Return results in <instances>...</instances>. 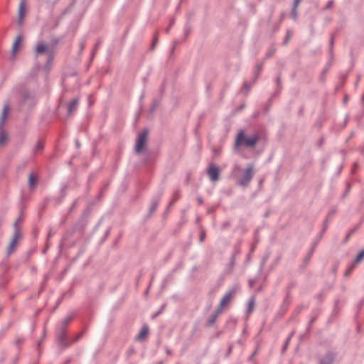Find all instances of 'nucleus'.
I'll list each match as a JSON object with an SVG mask.
<instances>
[{
    "label": "nucleus",
    "mask_w": 364,
    "mask_h": 364,
    "mask_svg": "<svg viewBox=\"0 0 364 364\" xmlns=\"http://www.w3.org/2000/svg\"><path fill=\"white\" fill-rule=\"evenodd\" d=\"M261 139V134L259 132H254L249 134L245 129L238 130L234 142V149L238 151L240 148L253 149L256 147L257 143Z\"/></svg>",
    "instance_id": "1"
},
{
    "label": "nucleus",
    "mask_w": 364,
    "mask_h": 364,
    "mask_svg": "<svg viewBox=\"0 0 364 364\" xmlns=\"http://www.w3.org/2000/svg\"><path fill=\"white\" fill-rule=\"evenodd\" d=\"M36 66L40 67L45 63V70L48 71L53 60V53L47 44L38 43L35 48Z\"/></svg>",
    "instance_id": "2"
},
{
    "label": "nucleus",
    "mask_w": 364,
    "mask_h": 364,
    "mask_svg": "<svg viewBox=\"0 0 364 364\" xmlns=\"http://www.w3.org/2000/svg\"><path fill=\"white\" fill-rule=\"evenodd\" d=\"M253 176L254 166L252 164H249L244 169L242 174L237 178L236 184L241 187L246 188L249 186Z\"/></svg>",
    "instance_id": "3"
},
{
    "label": "nucleus",
    "mask_w": 364,
    "mask_h": 364,
    "mask_svg": "<svg viewBox=\"0 0 364 364\" xmlns=\"http://www.w3.org/2000/svg\"><path fill=\"white\" fill-rule=\"evenodd\" d=\"M10 109V106L9 102H6L4 105V108L1 112V116L0 117V146H4L8 139V134L6 131L4 129V124L6 122V118L8 115L9 111Z\"/></svg>",
    "instance_id": "4"
},
{
    "label": "nucleus",
    "mask_w": 364,
    "mask_h": 364,
    "mask_svg": "<svg viewBox=\"0 0 364 364\" xmlns=\"http://www.w3.org/2000/svg\"><path fill=\"white\" fill-rule=\"evenodd\" d=\"M36 97L33 92L25 90L20 99V105L23 107L31 108L36 105Z\"/></svg>",
    "instance_id": "5"
},
{
    "label": "nucleus",
    "mask_w": 364,
    "mask_h": 364,
    "mask_svg": "<svg viewBox=\"0 0 364 364\" xmlns=\"http://www.w3.org/2000/svg\"><path fill=\"white\" fill-rule=\"evenodd\" d=\"M148 133L149 131L147 129H144L138 134L135 145L136 153L139 154L145 147L148 138Z\"/></svg>",
    "instance_id": "6"
},
{
    "label": "nucleus",
    "mask_w": 364,
    "mask_h": 364,
    "mask_svg": "<svg viewBox=\"0 0 364 364\" xmlns=\"http://www.w3.org/2000/svg\"><path fill=\"white\" fill-rule=\"evenodd\" d=\"M336 356L337 353L336 351L328 350L319 358L318 364H333Z\"/></svg>",
    "instance_id": "7"
},
{
    "label": "nucleus",
    "mask_w": 364,
    "mask_h": 364,
    "mask_svg": "<svg viewBox=\"0 0 364 364\" xmlns=\"http://www.w3.org/2000/svg\"><path fill=\"white\" fill-rule=\"evenodd\" d=\"M56 337L58 344L62 348H66L68 346V341L65 335V330L64 327L56 328Z\"/></svg>",
    "instance_id": "8"
},
{
    "label": "nucleus",
    "mask_w": 364,
    "mask_h": 364,
    "mask_svg": "<svg viewBox=\"0 0 364 364\" xmlns=\"http://www.w3.org/2000/svg\"><path fill=\"white\" fill-rule=\"evenodd\" d=\"M240 253V247L239 245H235L234 247V250H233V252L232 254V256L230 257V262L229 264L227 265L226 268H225V272L227 273H230L232 269H233V267L235 264V261H236V257L237 255H239Z\"/></svg>",
    "instance_id": "9"
},
{
    "label": "nucleus",
    "mask_w": 364,
    "mask_h": 364,
    "mask_svg": "<svg viewBox=\"0 0 364 364\" xmlns=\"http://www.w3.org/2000/svg\"><path fill=\"white\" fill-rule=\"evenodd\" d=\"M208 175L209 176L211 181H217L220 178V170L218 167L214 164H210L208 171Z\"/></svg>",
    "instance_id": "10"
},
{
    "label": "nucleus",
    "mask_w": 364,
    "mask_h": 364,
    "mask_svg": "<svg viewBox=\"0 0 364 364\" xmlns=\"http://www.w3.org/2000/svg\"><path fill=\"white\" fill-rule=\"evenodd\" d=\"M235 292H236L235 288H232V289H229L225 294V295L220 300V306L225 307L226 305H228L230 302L232 296L235 294Z\"/></svg>",
    "instance_id": "11"
},
{
    "label": "nucleus",
    "mask_w": 364,
    "mask_h": 364,
    "mask_svg": "<svg viewBox=\"0 0 364 364\" xmlns=\"http://www.w3.org/2000/svg\"><path fill=\"white\" fill-rule=\"evenodd\" d=\"M19 237H20V232L18 230H16L13 235V237L9 243L8 249H7L8 255H11L13 252L15 247H16L17 242H18V240Z\"/></svg>",
    "instance_id": "12"
},
{
    "label": "nucleus",
    "mask_w": 364,
    "mask_h": 364,
    "mask_svg": "<svg viewBox=\"0 0 364 364\" xmlns=\"http://www.w3.org/2000/svg\"><path fill=\"white\" fill-rule=\"evenodd\" d=\"M364 257V250H361L358 255L356 256L355 259H354L353 262L351 264V265L348 267V269L346 272L345 275L348 276L350 274V272L355 267L358 263H359L362 259Z\"/></svg>",
    "instance_id": "13"
},
{
    "label": "nucleus",
    "mask_w": 364,
    "mask_h": 364,
    "mask_svg": "<svg viewBox=\"0 0 364 364\" xmlns=\"http://www.w3.org/2000/svg\"><path fill=\"white\" fill-rule=\"evenodd\" d=\"M79 103V98L75 97L73 99L68 105V116H72L73 113L77 110Z\"/></svg>",
    "instance_id": "14"
},
{
    "label": "nucleus",
    "mask_w": 364,
    "mask_h": 364,
    "mask_svg": "<svg viewBox=\"0 0 364 364\" xmlns=\"http://www.w3.org/2000/svg\"><path fill=\"white\" fill-rule=\"evenodd\" d=\"M25 6H26V2L25 0H21L19 6H18V23L19 24L22 23L23 18L25 14Z\"/></svg>",
    "instance_id": "15"
},
{
    "label": "nucleus",
    "mask_w": 364,
    "mask_h": 364,
    "mask_svg": "<svg viewBox=\"0 0 364 364\" xmlns=\"http://www.w3.org/2000/svg\"><path fill=\"white\" fill-rule=\"evenodd\" d=\"M161 195H162V193L161 192L160 193H159L156 196H155L152 199L151 203V207L149 209L150 214L154 213L156 210V209L157 208Z\"/></svg>",
    "instance_id": "16"
},
{
    "label": "nucleus",
    "mask_w": 364,
    "mask_h": 364,
    "mask_svg": "<svg viewBox=\"0 0 364 364\" xmlns=\"http://www.w3.org/2000/svg\"><path fill=\"white\" fill-rule=\"evenodd\" d=\"M28 186L30 189H33L38 183V176L34 173H31L28 176Z\"/></svg>",
    "instance_id": "17"
},
{
    "label": "nucleus",
    "mask_w": 364,
    "mask_h": 364,
    "mask_svg": "<svg viewBox=\"0 0 364 364\" xmlns=\"http://www.w3.org/2000/svg\"><path fill=\"white\" fill-rule=\"evenodd\" d=\"M21 42V36H18L15 41L13 43L12 46V50H11V58H14L15 55L18 49L19 45Z\"/></svg>",
    "instance_id": "18"
},
{
    "label": "nucleus",
    "mask_w": 364,
    "mask_h": 364,
    "mask_svg": "<svg viewBox=\"0 0 364 364\" xmlns=\"http://www.w3.org/2000/svg\"><path fill=\"white\" fill-rule=\"evenodd\" d=\"M149 333V327L146 325H144L141 328L139 334L137 335L136 339L139 341H141L146 337Z\"/></svg>",
    "instance_id": "19"
},
{
    "label": "nucleus",
    "mask_w": 364,
    "mask_h": 364,
    "mask_svg": "<svg viewBox=\"0 0 364 364\" xmlns=\"http://www.w3.org/2000/svg\"><path fill=\"white\" fill-rule=\"evenodd\" d=\"M73 319V316L72 315H70V316H66L61 322L58 325V326L57 328H62L63 326L64 327V329L65 330L67 326L70 323V322L72 321Z\"/></svg>",
    "instance_id": "20"
},
{
    "label": "nucleus",
    "mask_w": 364,
    "mask_h": 364,
    "mask_svg": "<svg viewBox=\"0 0 364 364\" xmlns=\"http://www.w3.org/2000/svg\"><path fill=\"white\" fill-rule=\"evenodd\" d=\"M178 198H179V191L176 190L174 192L172 199L171 200V201L167 207V210H168Z\"/></svg>",
    "instance_id": "21"
},
{
    "label": "nucleus",
    "mask_w": 364,
    "mask_h": 364,
    "mask_svg": "<svg viewBox=\"0 0 364 364\" xmlns=\"http://www.w3.org/2000/svg\"><path fill=\"white\" fill-rule=\"evenodd\" d=\"M255 306V298L252 297L248 301L247 312L248 314H251L253 311Z\"/></svg>",
    "instance_id": "22"
},
{
    "label": "nucleus",
    "mask_w": 364,
    "mask_h": 364,
    "mask_svg": "<svg viewBox=\"0 0 364 364\" xmlns=\"http://www.w3.org/2000/svg\"><path fill=\"white\" fill-rule=\"evenodd\" d=\"M217 318H218V316L216 315H215L214 314H212L210 316V317H209V318H208V320L207 321L206 326L208 327L213 326V324L215 323V321L217 320Z\"/></svg>",
    "instance_id": "23"
},
{
    "label": "nucleus",
    "mask_w": 364,
    "mask_h": 364,
    "mask_svg": "<svg viewBox=\"0 0 364 364\" xmlns=\"http://www.w3.org/2000/svg\"><path fill=\"white\" fill-rule=\"evenodd\" d=\"M262 66H263L262 63H258L256 65L255 70V80H256L257 78L259 77V75L262 70Z\"/></svg>",
    "instance_id": "24"
},
{
    "label": "nucleus",
    "mask_w": 364,
    "mask_h": 364,
    "mask_svg": "<svg viewBox=\"0 0 364 364\" xmlns=\"http://www.w3.org/2000/svg\"><path fill=\"white\" fill-rule=\"evenodd\" d=\"M44 145L41 141H37L36 144L33 147V151L38 153L43 149Z\"/></svg>",
    "instance_id": "25"
},
{
    "label": "nucleus",
    "mask_w": 364,
    "mask_h": 364,
    "mask_svg": "<svg viewBox=\"0 0 364 364\" xmlns=\"http://www.w3.org/2000/svg\"><path fill=\"white\" fill-rule=\"evenodd\" d=\"M358 228V226H357V227H355V228L352 229V230H350V232L346 235V237H345V238H344V241H343L345 243H346V242L348 241V240H349V238L350 237V236H351L352 235H353V234L356 232V230H357Z\"/></svg>",
    "instance_id": "26"
},
{
    "label": "nucleus",
    "mask_w": 364,
    "mask_h": 364,
    "mask_svg": "<svg viewBox=\"0 0 364 364\" xmlns=\"http://www.w3.org/2000/svg\"><path fill=\"white\" fill-rule=\"evenodd\" d=\"M297 7H298V6H295V4L293 3L291 15L292 18L294 20L296 18V16H297Z\"/></svg>",
    "instance_id": "27"
},
{
    "label": "nucleus",
    "mask_w": 364,
    "mask_h": 364,
    "mask_svg": "<svg viewBox=\"0 0 364 364\" xmlns=\"http://www.w3.org/2000/svg\"><path fill=\"white\" fill-rule=\"evenodd\" d=\"M165 308H166V304L162 305L161 309L152 315L151 318H153V319L156 318L159 315H160L164 311Z\"/></svg>",
    "instance_id": "28"
},
{
    "label": "nucleus",
    "mask_w": 364,
    "mask_h": 364,
    "mask_svg": "<svg viewBox=\"0 0 364 364\" xmlns=\"http://www.w3.org/2000/svg\"><path fill=\"white\" fill-rule=\"evenodd\" d=\"M275 51H276L275 48H274L273 46L269 48V50L266 53V58H269V57L272 56L274 54Z\"/></svg>",
    "instance_id": "29"
},
{
    "label": "nucleus",
    "mask_w": 364,
    "mask_h": 364,
    "mask_svg": "<svg viewBox=\"0 0 364 364\" xmlns=\"http://www.w3.org/2000/svg\"><path fill=\"white\" fill-rule=\"evenodd\" d=\"M157 106H158V102L156 100H154L150 107V112H154Z\"/></svg>",
    "instance_id": "30"
},
{
    "label": "nucleus",
    "mask_w": 364,
    "mask_h": 364,
    "mask_svg": "<svg viewBox=\"0 0 364 364\" xmlns=\"http://www.w3.org/2000/svg\"><path fill=\"white\" fill-rule=\"evenodd\" d=\"M223 308L224 306H222L220 304L216 311L213 314L218 317L222 314Z\"/></svg>",
    "instance_id": "31"
},
{
    "label": "nucleus",
    "mask_w": 364,
    "mask_h": 364,
    "mask_svg": "<svg viewBox=\"0 0 364 364\" xmlns=\"http://www.w3.org/2000/svg\"><path fill=\"white\" fill-rule=\"evenodd\" d=\"M330 220H331V218H328V217L326 218V220H325V222H324V227H323V232L321 233L320 237H321V236H322V235H323V232L326 230V228H327V227H328V223H329V222H330Z\"/></svg>",
    "instance_id": "32"
},
{
    "label": "nucleus",
    "mask_w": 364,
    "mask_h": 364,
    "mask_svg": "<svg viewBox=\"0 0 364 364\" xmlns=\"http://www.w3.org/2000/svg\"><path fill=\"white\" fill-rule=\"evenodd\" d=\"M290 339H291V336H289L287 338V339L286 342L284 343V346H283V347H282V353H284V351H285V350H286V349L287 348V346H288V345H289V343Z\"/></svg>",
    "instance_id": "33"
},
{
    "label": "nucleus",
    "mask_w": 364,
    "mask_h": 364,
    "mask_svg": "<svg viewBox=\"0 0 364 364\" xmlns=\"http://www.w3.org/2000/svg\"><path fill=\"white\" fill-rule=\"evenodd\" d=\"M230 226V222H228V221H226V222H224V223L222 224L221 229H222V230H225V229L228 228Z\"/></svg>",
    "instance_id": "34"
},
{
    "label": "nucleus",
    "mask_w": 364,
    "mask_h": 364,
    "mask_svg": "<svg viewBox=\"0 0 364 364\" xmlns=\"http://www.w3.org/2000/svg\"><path fill=\"white\" fill-rule=\"evenodd\" d=\"M291 38V33L289 31H287V36L284 41V44L287 45L289 42V39Z\"/></svg>",
    "instance_id": "35"
},
{
    "label": "nucleus",
    "mask_w": 364,
    "mask_h": 364,
    "mask_svg": "<svg viewBox=\"0 0 364 364\" xmlns=\"http://www.w3.org/2000/svg\"><path fill=\"white\" fill-rule=\"evenodd\" d=\"M158 43V39H157V37L155 36L153 39V41H152V43H151V50H154L156 43Z\"/></svg>",
    "instance_id": "36"
},
{
    "label": "nucleus",
    "mask_w": 364,
    "mask_h": 364,
    "mask_svg": "<svg viewBox=\"0 0 364 364\" xmlns=\"http://www.w3.org/2000/svg\"><path fill=\"white\" fill-rule=\"evenodd\" d=\"M101 44V41H98L96 44L95 45V47H94V50H93V52H92V55H95V52L97 50L98 48L100 47Z\"/></svg>",
    "instance_id": "37"
},
{
    "label": "nucleus",
    "mask_w": 364,
    "mask_h": 364,
    "mask_svg": "<svg viewBox=\"0 0 364 364\" xmlns=\"http://www.w3.org/2000/svg\"><path fill=\"white\" fill-rule=\"evenodd\" d=\"M23 343V339L21 338H16V341H15V344L17 346H20L22 343Z\"/></svg>",
    "instance_id": "38"
},
{
    "label": "nucleus",
    "mask_w": 364,
    "mask_h": 364,
    "mask_svg": "<svg viewBox=\"0 0 364 364\" xmlns=\"http://www.w3.org/2000/svg\"><path fill=\"white\" fill-rule=\"evenodd\" d=\"M77 205V200H75L73 203V205L70 206V209H69V212H72L75 208L76 206Z\"/></svg>",
    "instance_id": "39"
},
{
    "label": "nucleus",
    "mask_w": 364,
    "mask_h": 364,
    "mask_svg": "<svg viewBox=\"0 0 364 364\" xmlns=\"http://www.w3.org/2000/svg\"><path fill=\"white\" fill-rule=\"evenodd\" d=\"M256 283V279H249V286L250 287H252Z\"/></svg>",
    "instance_id": "40"
},
{
    "label": "nucleus",
    "mask_w": 364,
    "mask_h": 364,
    "mask_svg": "<svg viewBox=\"0 0 364 364\" xmlns=\"http://www.w3.org/2000/svg\"><path fill=\"white\" fill-rule=\"evenodd\" d=\"M333 4V0H330V1L327 3V4H326V9H330V8L332 6Z\"/></svg>",
    "instance_id": "41"
},
{
    "label": "nucleus",
    "mask_w": 364,
    "mask_h": 364,
    "mask_svg": "<svg viewBox=\"0 0 364 364\" xmlns=\"http://www.w3.org/2000/svg\"><path fill=\"white\" fill-rule=\"evenodd\" d=\"M21 220H22V218H21V217H19V218L16 220V222L14 223V227H15L16 230H17V227H18V223H20Z\"/></svg>",
    "instance_id": "42"
},
{
    "label": "nucleus",
    "mask_w": 364,
    "mask_h": 364,
    "mask_svg": "<svg viewBox=\"0 0 364 364\" xmlns=\"http://www.w3.org/2000/svg\"><path fill=\"white\" fill-rule=\"evenodd\" d=\"M250 85L248 82H245L243 85V89H245L248 91L250 90Z\"/></svg>",
    "instance_id": "43"
},
{
    "label": "nucleus",
    "mask_w": 364,
    "mask_h": 364,
    "mask_svg": "<svg viewBox=\"0 0 364 364\" xmlns=\"http://www.w3.org/2000/svg\"><path fill=\"white\" fill-rule=\"evenodd\" d=\"M336 213V210L335 209H332L331 210H330V212L328 213L327 217L328 218H331Z\"/></svg>",
    "instance_id": "44"
},
{
    "label": "nucleus",
    "mask_w": 364,
    "mask_h": 364,
    "mask_svg": "<svg viewBox=\"0 0 364 364\" xmlns=\"http://www.w3.org/2000/svg\"><path fill=\"white\" fill-rule=\"evenodd\" d=\"M360 77H361L360 75H357L356 81H355V87H358V82H359V81L360 80Z\"/></svg>",
    "instance_id": "45"
},
{
    "label": "nucleus",
    "mask_w": 364,
    "mask_h": 364,
    "mask_svg": "<svg viewBox=\"0 0 364 364\" xmlns=\"http://www.w3.org/2000/svg\"><path fill=\"white\" fill-rule=\"evenodd\" d=\"M239 169H240V166H239L238 164H235V165L234 166L233 173H235V172L236 171L239 170Z\"/></svg>",
    "instance_id": "46"
},
{
    "label": "nucleus",
    "mask_w": 364,
    "mask_h": 364,
    "mask_svg": "<svg viewBox=\"0 0 364 364\" xmlns=\"http://www.w3.org/2000/svg\"><path fill=\"white\" fill-rule=\"evenodd\" d=\"M197 200L200 205H202L203 203V200L202 199L201 197H198Z\"/></svg>",
    "instance_id": "47"
},
{
    "label": "nucleus",
    "mask_w": 364,
    "mask_h": 364,
    "mask_svg": "<svg viewBox=\"0 0 364 364\" xmlns=\"http://www.w3.org/2000/svg\"><path fill=\"white\" fill-rule=\"evenodd\" d=\"M52 235H53V232H52V230H50L48 234L47 240H49L52 237Z\"/></svg>",
    "instance_id": "48"
},
{
    "label": "nucleus",
    "mask_w": 364,
    "mask_h": 364,
    "mask_svg": "<svg viewBox=\"0 0 364 364\" xmlns=\"http://www.w3.org/2000/svg\"><path fill=\"white\" fill-rule=\"evenodd\" d=\"M276 82H277V85L279 86L280 85V77H279V76L277 77Z\"/></svg>",
    "instance_id": "49"
},
{
    "label": "nucleus",
    "mask_w": 364,
    "mask_h": 364,
    "mask_svg": "<svg viewBox=\"0 0 364 364\" xmlns=\"http://www.w3.org/2000/svg\"><path fill=\"white\" fill-rule=\"evenodd\" d=\"M204 237H205L204 233L201 234L200 236V241L203 242V240H204Z\"/></svg>",
    "instance_id": "50"
},
{
    "label": "nucleus",
    "mask_w": 364,
    "mask_h": 364,
    "mask_svg": "<svg viewBox=\"0 0 364 364\" xmlns=\"http://www.w3.org/2000/svg\"><path fill=\"white\" fill-rule=\"evenodd\" d=\"M301 0H294V4H295V6H299Z\"/></svg>",
    "instance_id": "51"
},
{
    "label": "nucleus",
    "mask_w": 364,
    "mask_h": 364,
    "mask_svg": "<svg viewBox=\"0 0 364 364\" xmlns=\"http://www.w3.org/2000/svg\"><path fill=\"white\" fill-rule=\"evenodd\" d=\"M264 262H265V259H263L262 262V264H261V267H260V270L262 269L264 265Z\"/></svg>",
    "instance_id": "52"
},
{
    "label": "nucleus",
    "mask_w": 364,
    "mask_h": 364,
    "mask_svg": "<svg viewBox=\"0 0 364 364\" xmlns=\"http://www.w3.org/2000/svg\"><path fill=\"white\" fill-rule=\"evenodd\" d=\"M333 43V37L332 36L330 40V46L332 47Z\"/></svg>",
    "instance_id": "53"
},
{
    "label": "nucleus",
    "mask_w": 364,
    "mask_h": 364,
    "mask_svg": "<svg viewBox=\"0 0 364 364\" xmlns=\"http://www.w3.org/2000/svg\"><path fill=\"white\" fill-rule=\"evenodd\" d=\"M257 350L256 349V350L253 352L252 355H251L250 359H252V358L255 356V355L257 353Z\"/></svg>",
    "instance_id": "54"
},
{
    "label": "nucleus",
    "mask_w": 364,
    "mask_h": 364,
    "mask_svg": "<svg viewBox=\"0 0 364 364\" xmlns=\"http://www.w3.org/2000/svg\"><path fill=\"white\" fill-rule=\"evenodd\" d=\"M80 337H81V334H79L78 336H76L74 341H77L78 339H80Z\"/></svg>",
    "instance_id": "55"
},
{
    "label": "nucleus",
    "mask_w": 364,
    "mask_h": 364,
    "mask_svg": "<svg viewBox=\"0 0 364 364\" xmlns=\"http://www.w3.org/2000/svg\"><path fill=\"white\" fill-rule=\"evenodd\" d=\"M178 43V42L177 41H175L173 42V44H174V45H173V46H176ZM173 49H174V47H173Z\"/></svg>",
    "instance_id": "56"
},
{
    "label": "nucleus",
    "mask_w": 364,
    "mask_h": 364,
    "mask_svg": "<svg viewBox=\"0 0 364 364\" xmlns=\"http://www.w3.org/2000/svg\"><path fill=\"white\" fill-rule=\"evenodd\" d=\"M43 340V338L38 343V347H39L41 345Z\"/></svg>",
    "instance_id": "57"
},
{
    "label": "nucleus",
    "mask_w": 364,
    "mask_h": 364,
    "mask_svg": "<svg viewBox=\"0 0 364 364\" xmlns=\"http://www.w3.org/2000/svg\"><path fill=\"white\" fill-rule=\"evenodd\" d=\"M314 321V318H311V321H309V325L310 326Z\"/></svg>",
    "instance_id": "58"
},
{
    "label": "nucleus",
    "mask_w": 364,
    "mask_h": 364,
    "mask_svg": "<svg viewBox=\"0 0 364 364\" xmlns=\"http://www.w3.org/2000/svg\"><path fill=\"white\" fill-rule=\"evenodd\" d=\"M76 146H77V147L80 146V143L77 140L76 141Z\"/></svg>",
    "instance_id": "59"
},
{
    "label": "nucleus",
    "mask_w": 364,
    "mask_h": 364,
    "mask_svg": "<svg viewBox=\"0 0 364 364\" xmlns=\"http://www.w3.org/2000/svg\"><path fill=\"white\" fill-rule=\"evenodd\" d=\"M169 30H170V27L167 28L166 29V33H168L169 32Z\"/></svg>",
    "instance_id": "60"
},
{
    "label": "nucleus",
    "mask_w": 364,
    "mask_h": 364,
    "mask_svg": "<svg viewBox=\"0 0 364 364\" xmlns=\"http://www.w3.org/2000/svg\"><path fill=\"white\" fill-rule=\"evenodd\" d=\"M185 32H186V36H188V33H189L188 30V29H186V31H185Z\"/></svg>",
    "instance_id": "61"
},
{
    "label": "nucleus",
    "mask_w": 364,
    "mask_h": 364,
    "mask_svg": "<svg viewBox=\"0 0 364 364\" xmlns=\"http://www.w3.org/2000/svg\"><path fill=\"white\" fill-rule=\"evenodd\" d=\"M166 353H167V354H171V350L168 349V350H166Z\"/></svg>",
    "instance_id": "62"
},
{
    "label": "nucleus",
    "mask_w": 364,
    "mask_h": 364,
    "mask_svg": "<svg viewBox=\"0 0 364 364\" xmlns=\"http://www.w3.org/2000/svg\"><path fill=\"white\" fill-rule=\"evenodd\" d=\"M244 107V105H241L240 107V110L242 109Z\"/></svg>",
    "instance_id": "63"
},
{
    "label": "nucleus",
    "mask_w": 364,
    "mask_h": 364,
    "mask_svg": "<svg viewBox=\"0 0 364 364\" xmlns=\"http://www.w3.org/2000/svg\"><path fill=\"white\" fill-rule=\"evenodd\" d=\"M65 220H63V221L61 222V224H62V225H63V224H64V223H65Z\"/></svg>",
    "instance_id": "64"
}]
</instances>
